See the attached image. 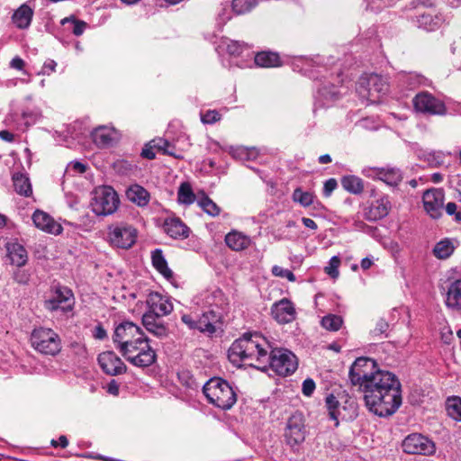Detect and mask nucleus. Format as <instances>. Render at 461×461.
<instances>
[{
	"label": "nucleus",
	"instance_id": "obj_63",
	"mask_svg": "<svg viewBox=\"0 0 461 461\" xmlns=\"http://www.w3.org/2000/svg\"><path fill=\"white\" fill-rule=\"evenodd\" d=\"M389 328V324L384 319H380L375 325V328L374 329L373 332L375 335H382L384 334Z\"/></svg>",
	"mask_w": 461,
	"mask_h": 461
},
{
	"label": "nucleus",
	"instance_id": "obj_17",
	"mask_svg": "<svg viewBox=\"0 0 461 461\" xmlns=\"http://www.w3.org/2000/svg\"><path fill=\"white\" fill-rule=\"evenodd\" d=\"M285 436L290 445L300 444L304 440L305 429L302 414L295 413L288 419Z\"/></svg>",
	"mask_w": 461,
	"mask_h": 461
},
{
	"label": "nucleus",
	"instance_id": "obj_6",
	"mask_svg": "<svg viewBox=\"0 0 461 461\" xmlns=\"http://www.w3.org/2000/svg\"><path fill=\"white\" fill-rule=\"evenodd\" d=\"M122 356L130 364L137 367L149 366L156 361L157 357L147 336L122 352Z\"/></svg>",
	"mask_w": 461,
	"mask_h": 461
},
{
	"label": "nucleus",
	"instance_id": "obj_11",
	"mask_svg": "<svg viewBox=\"0 0 461 461\" xmlns=\"http://www.w3.org/2000/svg\"><path fill=\"white\" fill-rule=\"evenodd\" d=\"M75 304V298L72 291L65 286L57 287L52 296L45 302V307L49 311L71 312Z\"/></svg>",
	"mask_w": 461,
	"mask_h": 461
},
{
	"label": "nucleus",
	"instance_id": "obj_48",
	"mask_svg": "<svg viewBox=\"0 0 461 461\" xmlns=\"http://www.w3.org/2000/svg\"><path fill=\"white\" fill-rule=\"evenodd\" d=\"M226 51L231 56H240L245 50L249 49L248 44L238 41H226L224 42Z\"/></svg>",
	"mask_w": 461,
	"mask_h": 461
},
{
	"label": "nucleus",
	"instance_id": "obj_40",
	"mask_svg": "<svg viewBox=\"0 0 461 461\" xmlns=\"http://www.w3.org/2000/svg\"><path fill=\"white\" fill-rule=\"evenodd\" d=\"M321 326L330 331H337L343 324V319L337 314H328L321 319Z\"/></svg>",
	"mask_w": 461,
	"mask_h": 461
},
{
	"label": "nucleus",
	"instance_id": "obj_51",
	"mask_svg": "<svg viewBox=\"0 0 461 461\" xmlns=\"http://www.w3.org/2000/svg\"><path fill=\"white\" fill-rule=\"evenodd\" d=\"M427 159L432 167H439L444 163L445 154L442 151H433L428 154Z\"/></svg>",
	"mask_w": 461,
	"mask_h": 461
},
{
	"label": "nucleus",
	"instance_id": "obj_34",
	"mask_svg": "<svg viewBox=\"0 0 461 461\" xmlns=\"http://www.w3.org/2000/svg\"><path fill=\"white\" fill-rule=\"evenodd\" d=\"M197 202V194H194L190 183L183 182L177 191V202L180 204L190 205Z\"/></svg>",
	"mask_w": 461,
	"mask_h": 461
},
{
	"label": "nucleus",
	"instance_id": "obj_18",
	"mask_svg": "<svg viewBox=\"0 0 461 461\" xmlns=\"http://www.w3.org/2000/svg\"><path fill=\"white\" fill-rule=\"evenodd\" d=\"M271 314L278 323L285 324L295 319L296 312L294 303L290 300L283 298L272 305Z\"/></svg>",
	"mask_w": 461,
	"mask_h": 461
},
{
	"label": "nucleus",
	"instance_id": "obj_29",
	"mask_svg": "<svg viewBox=\"0 0 461 461\" xmlns=\"http://www.w3.org/2000/svg\"><path fill=\"white\" fill-rule=\"evenodd\" d=\"M33 16V10L26 4L22 5L12 16V21L19 29L30 26Z\"/></svg>",
	"mask_w": 461,
	"mask_h": 461
},
{
	"label": "nucleus",
	"instance_id": "obj_55",
	"mask_svg": "<svg viewBox=\"0 0 461 461\" xmlns=\"http://www.w3.org/2000/svg\"><path fill=\"white\" fill-rule=\"evenodd\" d=\"M445 210L448 215L455 216L454 219L456 221H457V222L461 221V211L457 210V205L455 203H453V202L447 203L445 206Z\"/></svg>",
	"mask_w": 461,
	"mask_h": 461
},
{
	"label": "nucleus",
	"instance_id": "obj_60",
	"mask_svg": "<svg viewBox=\"0 0 461 461\" xmlns=\"http://www.w3.org/2000/svg\"><path fill=\"white\" fill-rule=\"evenodd\" d=\"M356 125L359 128L366 129V130H376L378 126L376 125L375 122L369 118H365L360 121H358Z\"/></svg>",
	"mask_w": 461,
	"mask_h": 461
},
{
	"label": "nucleus",
	"instance_id": "obj_46",
	"mask_svg": "<svg viewBox=\"0 0 461 461\" xmlns=\"http://www.w3.org/2000/svg\"><path fill=\"white\" fill-rule=\"evenodd\" d=\"M61 23L63 25L68 24L72 32L76 36L82 35L85 29L86 28V23L84 21L77 20L74 17H66L61 21Z\"/></svg>",
	"mask_w": 461,
	"mask_h": 461
},
{
	"label": "nucleus",
	"instance_id": "obj_37",
	"mask_svg": "<svg viewBox=\"0 0 461 461\" xmlns=\"http://www.w3.org/2000/svg\"><path fill=\"white\" fill-rule=\"evenodd\" d=\"M454 250V242L449 239H444L435 245L433 253L436 258L446 259L452 255Z\"/></svg>",
	"mask_w": 461,
	"mask_h": 461
},
{
	"label": "nucleus",
	"instance_id": "obj_52",
	"mask_svg": "<svg viewBox=\"0 0 461 461\" xmlns=\"http://www.w3.org/2000/svg\"><path fill=\"white\" fill-rule=\"evenodd\" d=\"M202 122L206 124L214 123L221 119V114L215 110H209L202 114Z\"/></svg>",
	"mask_w": 461,
	"mask_h": 461
},
{
	"label": "nucleus",
	"instance_id": "obj_45",
	"mask_svg": "<svg viewBox=\"0 0 461 461\" xmlns=\"http://www.w3.org/2000/svg\"><path fill=\"white\" fill-rule=\"evenodd\" d=\"M314 195L311 192H304L301 188H296L293 193V199L301 205L307 207L312 204Z\"/></svg>",
	"mask_w": 461,
	"mask_h": 461
},
{
	"label": "nucleus",
	"instance_id": "obj_8",
	"mask_svg": "<svg viewBox=\"0 0 461 461\" xmlns=\"http://www.w3.org/2000/svg\"><path fill=\"white\" fill-rule=\"evenodd\" d=\"M119 203V197L113 188L104 186L95 192L91 202V208L96 215L104 216L113 213Z\"/></svg>",
	"mask_w": 461,
	"mask_h": 461
},
{
	"label": "nucleus",
	"instance_id": "obj_16",
	"mask_svg": "<svg viewBox=\"0 0 461 461\" xmlns=\"http://www.w3.org/2000/svg\"><path fill=\"white\" fill-rule=\"evenodd\" d=\"M98 364L109 375H118L126 372V366L113 351H104L98 356Z\"/></svg>",
	"mask_w": 461,
	"mask_h": 461
},
{
	"label": "nucleus",
	"instance_id": "obj_26",
	"mask_svg": "<svg viewBox=\"0 0 461 461\" xmlns=\"http://www.w3.org/2000/svg\"><path fill=\"white\" fill-rule=\"evenodd\" d=\"M224 240L226 245L235 251L244 250L252 243L251 238L244 232H227Z\"/></svg>",
	"mask_w": 461,
	"mask_h": 461
},
{
	"label": "nucleus",
	"instance_id": "obj_32",
	"mask_svg": "<svg viewBox=\"0 0 461 461\" xmlns=\"http://www.w3.org/2000/svg\"><path fill=\"white\" fill-rule=\"evenodd\" d=\"M116 138V131L113 128L101 126L93 132L94 141L99 147H107L113 143Z\"/></svg>",
	"mask_w": 461,
	"mask_h": 461
},
{
	"label": "nucleus",
	"instance_id": "obj_5",
	"mask_svg": "<svg viewBox=\"0 0 461 461\" xmlns=\"http://www.w3.org/2000/svg\"><path fill=\"white\" fill-rule=\"evenodd\" d=\"M145 337V333L138 325L131 321H123L115 327L113 341L122 354Z\"/></svg>",
	"mask_w": 461,
	"mask_h": 461
},
{
	"label": "nucleus",
	"instance_id": "obj_23",
	"mask_svg": "<svg viewBox=\"0 0 461 461\" xmlns=\"http://www.w3.org/2000/svg\"><path fill=\"white\" fill-rule=\"evenodd\" d=\"M32 221L37 229L41 230H62L63 227L59 222L47 212L41 210H36L32 214Z\"/></svg>",
	"mask_w": 461,
	"mask_h": 461
},
{
	"label": "nucleus",
	"instance_id": "obj_27",
	"mask_svg": "<svg viewBox=\"0 0 461 461\" xmlns=\"http://www.w3.org/2000/svg\"><path fill=\"white\" fill-rule=\"evenodd\" d=\"M127 198L140 207L148 205L150 200V194L143 186L134 184L126 190Z\"/></svg>",
	"mask_w": 461,
	"mask_h": 461
},
{
	"label": "nucleus",
	"instance_id": "obj_15",
	"mask_svg": "<svg viewBox=\"0 0 461 461\" xmlns=\"http://www.w3.org/2000/svg\"><path fill=\"white\" fill-rule=\"evenodd\" d=\"M363 174L367 177L381 180L391 186L398 185L402 180V171L394 167H366L363 169Z\"/></svg>",
	"mask_w": 461,
	"mask_h": 461
},
{
	"label": "nucleus",
	"instance_id": "obj_59",
	"mask_svg": "<svg viewBox=\"0 0 461 461\" xmlns=\"http://www.w3.org/2000/svg\"><path fill=\"white\" fill-rule=\"evenodd\" d=\"M315 390V383L312 379H305L303 383L302 391L305 396H311Z\"/></svg>",
	"mask_w": 461,
	"mask_h": 461
},
{
	"label": "nucleus",
	"instance_id": "obj_35",
	"mask_svg": "<svg viewBox=\"0 0 461 461\" xmlns=\"http://www.w3.org/2000/svg\"><path fill=\"white\" fill-rule=\"evenodd\" d=\"M341 185L346 191L354 194H359L364 190L363 180L353 175L343 176L341 178Z\"/></svg>",
	"mask_w": 461,
	"mask_h": 461
},
{
	"label": "nucleus",
	"instance_id": "obj_1",
	"mask_svg": "<svg viewBox=\"0 0 461 461\" xmlns=\"http://www.w3.org/2000/svg\"><path fill=\"white\" fill-rule=\"evenodd\" d=\"M348 377L353 385L359 387L367 410L375 415L392 416L402 405V385L398 377L389 371L376 369L372 358H357Z\"/></svg>",
	"mask_w": 461,
	"mask_h": 461
},
{
	"label": "nucleus",
	"instance_id": "obj_56",
	"mask_svg": "<svg viewBox=\"0 0 461 461\" xmlns=\"http://www.w3.org/2000/svg\"><path fill=\"white\" fill-rule=\"evenodd\" d=\"M393 0H373L372 3L368 5L371 11L378 12L381 9L392 5Z\"/></svg>",
	"mask_w": 461,
	"mask_h": 461
},
{
	"label": "nucleus",
	"instance_id": "obj_24",
	"mask_svg": "<svg viewBox=\"0 0 461 461\" xmlns=\"http://www.w3.org/2000/svg\"><path fill=\"white\" fill-rule=\"evenodd\" d=\"M105 239L118 249H128L137 240L136 232H107Z\"/></svg>",
	"mask_w": 461,
	"mask_h": 461
},
{
	"label": "nucleus",
	"instance_id": "obj_58",
	"mask_svg": "<svg viewBox=\"0 0 461 461\" xmlns=\"http://www.w3.org/2000/svg\"><path fill=\"white\" fill-rule=\"evenodd\" d=\"M91 332L92 336L95 339L103 340L107 338V332L101 323H98L96 326H95Z\"/></svg>",
	"mask_w": 461,
	"mask_h": 461
},
{
	"label": "nucleus",
	"instance_id": "obj_33",
	"mask_svg": "<svg viewBox=\"0 0 461 461\" xmlns=\"http://www.w3.org/2000/svg\"><path fill=\"white\" fill-rule=\"evenodd\" d=\"M197 204L211 216H217L221 212L220 207L203 190L197 192Z\"/></svg>",
	"mask_w": 461,
	"mask_h": 461
},
{
	"label": "nucleus",
	"instance_id": "obj_9",
	"mask_svg": "<svg viewBox=\"0 0 461 461\" xmlns=\"http://www.w3.org/2000/svg\"><path fill=\"white\" fill-rule=\"evenodd\" d=\"M417 112L430 115H445L447 108L443 101L436 98L428 92H420L412 100Z\"/></svg>",
	"mask_w": 461,
	"mask_h": 461
},
{
	"label": "nucleus",
	"instance_id": "obj_3",
	"mask_svg": "<svg viewBox=\"0 0 461 461\" xmlns=\"http://www.w3.org/2000/svg\"><path fill=\"white\" fill-rule=\"evenodd\" d=\"M203 392L210 403L221 410L230 409L237 401L232 386L220 377H212L207 381Z\"/></svg>",
	"mask_w": 461,
	"mask_h": 461
},
{
	"label": "nucleus",
	"instance_id": "obj_28",
	"mask_svg": "<svg viewBox=\"0 0 461 461\" xmlns=\"http://www.w3.org/2000/svg\"><path fill=\"white\" fill-rule=\"evenodd\" d=\"M222 316L219 312H213L210 310L203 312V313L197 317L198 330L201 332H207L212 334L215 332V323L219 321Z\"/></svg>",
	"mask_w": 461,
	"mask_h": 461
},
{
	"label": "nucleus",
	"instance_id": "obj_10",
	"mask_svg": "<svg viewBox=\"0 0 461 461\" xmlns=\"http://www.w3.org/2000/svg\"><path fill=\"white\" fill-rule=\"evenodd\" d=\"M402 449L411 455H431L435 452V444L429 438L412 433L408 435L402 441Z\"/></svg>",
	"mask_w": 461,
	"mask_h": 461
},
{
	"label": "nucleus",
	"instance_id": "obj_57",
	"mask_svg": "<svg viewBox=\"0 0 461 461\" xmlns=\"http://www.w3.org/2000/svg\"><path fill=\"white\" fill-rule=\"evenodd\" d=\"M338 183L335 178H329L324 182L323 195L329 197L331 193L337 188Z\"/></svg>",
	"mask_w": 461,
	"mask_h": 461
},
{
	"label": "nucleus",
	"instance_id": "obj_36",
	"mask_svg": "<svg viewBox=\"0 0 461 461\" xmlns=\"http://www.w3.org/2000/svg\"><path fill=\"white\" fill-rule=\"evenodd\" d=\"M14 190L17 194L29 197L32 194V188L28 176L23 174L14 175L13 177Z\"/></svg>",
	"mask_w": 461,
	"mask_h": 461
},
{
	"label": "nucleus",
	"instance_id": "obj_7",
	"mask_svg": "<svg viewBox=\"0 0 461 461\" xmlns=\"http://www.w3.org/2000/svg\"><path fill=\"white\" fill-rule=\"evenodd\" d=\"M389 86L385 78L377 74H370L360 78L357 91L372 103L378 102L382 95H386Z\"/></svg>",
	"mask_w": 461,
	"mask_h": 461
},
{
	"label": "nucleus",
	"instance_id": "obj_19",
	"mask_svg": "<svg viewBox=\"0 0 461 461\" xmlns=\"http://www.w3.org/2000/svg\"><path fill=\"white\" fill-rule=\"evenodd\" d=\"M444 291V303L447 308L461 312V279H455L446 287L442 286Z\"/></svg>",
	"mask_w": 461,
	"mask_h": 461
},
{
	"label": "nucleus",
	"instance_id": "obj_47",
	"mask_svg": "<svg viewBox=\"0 0 461 461\" xmlns=\"http://www.w3.org/2000/svg\"><path fill=\"white\" fill-rule=\"evenodd\" d=\"M164 230H189V228L178 217H167L163 221Z\"/></svg>",
	"mask_w": 461,
	"mask_h": 461
},
{
	"label": "nucleus",
	"instance_id": "obj_13",
	"mask_svg": "<svg viewBox=\"0 0 461 461\" xmlns=\"http://www.w3.org/2000/svg\"><path fill=\"white\" fill-rule=\"evenodd\" d=\"M201 300L203 307L213 312H219L221 316H223L229 310V299L221 289L205 291L201 294Z\"/></svg>",
	"mask_w": 461,
	"mask_h": 461
},
{
	"label": "nucleus",
	"instance_id": "obj_25",
	"mask_svg": "<svg viewBox=\"0 0 461 461\" xmlns=\"http://www.w3.org/2000/svg\"><path fill=\"white\" fill-rule=\"evenodd\" d=\"M151 262L154 268L161 274L165 279L173 284L174 273L168 267L167 262L163 255V251L160 249H156L151 252Z\"/></svg>",
	"mask_w": 461,
	"mask_h": 461
},
{
	"label": "nucleus",
	"instance_id": "obj_64",
	"mask_svg": "<svg viewBox=\"0 0 461 461\" xmlns=\"http://www.w3.org/2000/svg\"><path fill=\"white\" fill-rule=\"evenodd\" d=\"M440 337L445 344H450L453 339V332L449 326H445L440 330Z\"/></svg>",
	"mask_w": 461,
	"mask_h": 461
},
{
	"label": "nucleus",
	"instance_id": "obj_31",
	"mask_svg": "<svg viewBox=\"0 0 461 461\" xmlns=\"http://www.w3.org/2000/svg\"><path fill=\"white\" fill-rule=\"evenodd\" d=\"M254 60L256 65L261 68H277L282 65L278 53L269 50L258 52Z\"/></svg>",
	"mask_w": 461,
	"mask_h": 461
},
{
	"label": "nucleus",
	"instance_id": "obj_53",
	"mask_svg": "<svg viewBox=\"0 0 461 461\" xmlns=\"http://www.w3.org/2000/svg\"><path fill=\"white\" fill-rule=\"evenodd\" d=\"M181 321L188 329L198 330L197 316H194L192 314H182Z\"/></svg>",
	"mask_w": 461,
	"mask_h": 461
},
{
	"label": "nucleus",
	"instance_id": "obj_41",
	"mask_svg": "<svg viewBox=\"0 0 461 461\" xmlns=\"http://www.w3.org/2000/svg\"><path fill=\"white\" fill-rule=\"evenodd\" d=\"M326 407L329 411L330 418L335 420V426L339 425V416L340 415L339 402L333 394L326 397Z\"/></svg>",
	"mask_w": 461,
	"mask_h": 461
},
{
	"label": "nucleus",
	"instance_id": "obj_22",
	"mask_svg": "<svg viewBox=\"0 0 461 461\" xmlns=\"http://www.w3.org/2000/svg\"><path fill=\"white\" fill-rule=\"evenodd\" d=\"M7 257L11 263L17 267L24 266L28 261V254L23 245L16 241H8L5 244Z\"/></svg>",
	"mask_w": 461,
	"mask_h": 461
},
{
	"label": "nucleus",
	"instance_id": "obj_43",
	"mask_svg": "<svg viewBox=\"0 0 461 461\" xmlns=\"http://www.w3.org/2000/svg\"><path fill=\"white\" fill-rule=\"evenodd\" d=\"M447 411L452 419L461 421V398L453 397L447 399Z\"/></svg>",
	"mask_w": 461,
	"mask_h": 461
},
{
	"label": "nucleus",
	"instance_id": "obj_54",
	"mask_svg": "<svg viewBox=\"0 0 461 461\" xmlns=\"http://www.w3.org/2000/svg\"><path fill=\"white\" fill-rule=\"evenodd\" d=\"M86 169V166L79 161H72L70 162L66 169L67 174L70 173H84Z\"/></svg>",
	"mask_w": 461,
	"mask_h": 461
},
{
	"label": "nucleus",
	"instance_id": "obj_49",
	"mask_svg": "<svg viewBox=\"0 0 461 461\" xmlns=\"http://www.w3.org/2000/svg\"><path fill=\"white\" fill-rule=\"evenodd\" d=\"M272 274L275 276L286 278L290 282H294L296 279L294 274L291 270L276 265L272 267Z\"/></svg>",
	"mask_w": 461,
	"mask_h": 461
},
{
	"label": "nucleus",
	"instance_id": "obj_50",
	"mask_svg": "<svg viewBox=\"0 0 461 461\" xmlns=\"http://www.w3.org/2000/svg\"><path fill=\"white\" fill-rule=\"evenodd\" d=\"M340 259L339 257L334 256L330 259L329 266L325 267V272L331 277L335 278L339 276V267Z\"/></svg>",
	"mask_w": 461,
	"mask_h": 461
},
{
	"label": "nucleus",
	"instance_id": "obj_21",
	"mask_svg": "<svg viewBox=\"0 0 461 461\" xmlns=\"http://www.w3.org/2000/svg\"><path fill=\"white\" fill-rule=\"evenodd\" d=\"M161 318V316L150 313H144L142 315V324L145 329L158 338H165L168 335V329Z\"/></svg>",
	"mask_w": 461,
	"mask_h": 461
},
{
	"label": "nucleus",
	"instance_id": "obj_62",
	"mask_svg": "<svg viewBox=\"0 0 461 461\" xmlns=\"http://www.w3.org/2000/svg\"><path fill=\"white\" fill-rule=\"evenodd\" d=\"M14 279L21 284V285H26L29 283L30 281V276H29V274L24 271V270H21V269H18L15 273H14Z\"/></svg>",
	"mask_w": 461,
	"mask_h": 461
},
{
	"label": "nucleus",
	"instance_id": "obj_12",
	"mask_svg": "<svg viewBox=\"0 0 461 461\" xmlns=\"http://www.w3.org/2000/svg\"><path fill=\"white\" fill-rule=\"evenodd\" d=\"M445 193L442 188H430L422 195L423 208L433 219H438L444 209Z\"/></svg>",
	"mask_w": 461,
	"mask_h": 461
},
{
	"label": "nucleus",
	"instance_id": "obj_20",
	"mask_svg": "<svg viewBox=\"0 0 461 461\" xmlns=\"http://www.w3.org/2000/svg\"><path fill=\"white\" fill-rule=\"evenodd\" d=\"M389 197L384 195L374 201L366 212V218L368 221H375L388 215L391 210Z\"/></svg>",
	"mask_w": 461,
	"mask_h": 461
},
{
	"label": "nucleus",
	"instance_id": "obj_39",
	"mask_svg": "<svg viewBox=\"0 0 461 461\" xmlns=\"http://www.w3.org/2000/svg\"><path fill=\"white\" fill-rule=\"evenodd\" d=\"M400 80L407 85L409 88H415L425 85L426 78L416 72H402L399 75Z\"/></svg>",
	"mask_w": 461,
	"mask_h": 461
},
{
	"label": "nucleus",
	"instance_id": "obj_14",
	"mask_svg": "<svg viewBox=\"0 0 461 461\" xmlns=\"http://www.w3.org/2000/svg\"><path fill=\"white\" fill-rule=\"evenodd\" d=\"M147 311L144 313H150L156 316H167L173 311V303L169 297L158 292H150L146 299Z\"/></svg>",
	"mask_w": 461,
	"mask_h": 461
},
{
	"label": "nucleus",
	"instance_id": "obj_42",
	"mask_svg": "<svg viewBox=\"0 0 461 461\" xmlns=\"http://www.w3.org/2000/svg\"><path fill=\"white\" fill-rule=\"evenodd\" d=\"M257 5V0H232L231 7L237 14H244L250 12Z\"/></svg>",
	"mask_w": 461,
	"mask_h": 461
},
{
	"label": "nucleus",
	"instance_id": "obj_61",
	"mask_svg": "<svg viewBox=\"0 0 461 461\" xmlns=\"http://www.w3.org/2000/svg\"><path fill=\"white\" fill-rule=\"evenodd\" d=\"M233 156H239L241 159H249L250 156L254 158L257 156V152L254 149L249 150L244 148L237 149L233 152Z\"/></svg>",
	"mask_w": 461,
	"mask_h": 461
},
{
	"label": "nucleus",
	"instance_id": "obj_4",
	"mask_svg": "<svg viewBox=\"0 0 461 461\" xmlns=\"http://www.w3.org/2000/svg\"><path fill=\"white\" fill-rule=\"evenodd\" d=\"M32 348L45 356H56L62 348L59 335L52 329L40 327L32 330L31 335Z\"/></svg>",
	"mask_w": 461,
	"mask_h": 461
},
{
	"label": "nucleus",
	"instance_id": "obj_38",
	"mask_svg": "<svg viewBox=\"0 0 461 461\" xmlns=\"http://www.w3.org/2000/svg\"><path fill=\"white\" fill-rule=\"evenodd\" d=\"M318 95L324 101H333L339 96L338 86L325 81L318 87Z\"/></svg>",
	"mask_w": 461,
	"mask_h": 461
},
{
	"label": "nucleus",
	"instance_id": "obj_44",
	"mask_svg": "<svg viewBox=\"0 0 461 461\" xmlns=\"http://www.w3.org/2000/svg\"><path fill=\"white\" fill-rule=\"evenodd\" d=\"M373 234L374 239L380 242L384 249L392 252H397L399 250L398 242L390 235H383L381 232H373Z\"/></svg>",
	"mask_w": 461,
	"mask_h": 461
},
{
	"label": "nucleus",
	"instance_id": "obj_30",
	"mask_svg": "<svg viewBox=\"0 0 461 461\" xmlns=\"http://www.w3.org/2000/svg\"><path fill=\"white\" fill-rule=\"evenodd\" d=\"M443 21L442 15L433 14L431 11L423 13L417 18L418 26L429 32L438 29Z\"/></svg>",
	"mask_w": 461,
	"mask_h": 461
},
{
	"label": "nucleus",
	"instance_id": "obj_2",
	"mask_svg": "<svg viewBox=\"0 0 461 461\" xmlns=\"http://www.w3.org/2000/svg\"><path fill=\"white\" fill-rule=\"evenodd\" d=\"M228 357L234 365L246 363L260 370L272 371L279 375H292L298 366L296 356L282 348H272L270 342L258 333L244 334L236 339L228 350Z\"/></svg>",
	"mask_w": 461,
	"mask_h": 461
}]
</instances>
